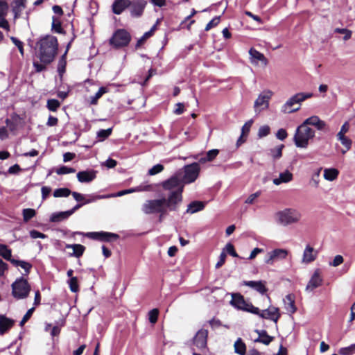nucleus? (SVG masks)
Listing matches in <instances>:
<instances>
[{
  "mask_svg": "<svg viewBox=\"0 0 355 355\" xmlns=\"http://www.w3.org/2000/svg\"><path fill=\"white\" fill-rule=\"evenodd\" d=\"M87 237L101 239L103 241H110L112 239H117L119 236L116 234L108 232H88L86 234Z\"/></svg>",
  "mask_w": 355,
  "mask_h": 355,
  "instance_id": "19",
  "label": "nucleus"
},
{
  "mask_svg": "<svg viewBox=\"0 0 355 355\" xmlns=\"http://www.w3.org/2000/svg\"><path fill=\"white\" fill-rule=\"evenodd\" d=\"M8 10V3L4 1H0V17H6Z\"/></svg>",
  "mask_w": 355,
  "mask_h": 355,
  "instance_id": "54",
  "label": "nucleus"
},
{
  "mask_svg": "<svg viewBox=\"0 0 355 355\" xmlns=\"http://www.w3.org/2000/svg\"><path fill=\"white\" fill-rule=\"evenodd\" d=\"M200 167L194 162L184 166L182 170L177 171L168 179L162 182L160 186L163 190H173L180 195L182 200V192L185 184L194 182L199 176Z\"/></svg>",
  "mask_w": 355,
  "mask_h": 355,
  "instance_id": "1",
  "label": "nucleus"
},
{
  "mask_svg": "<svg viewBox=\"0 0 355 355\" xmlns=\"http://www.w3.org/2000/svg\"><path fill=\"white\" fill-rule=\"evenodd\" d=\"M150 186L147 185L145 187L143 186H139L135 188H132L129 189L122 190L116 193V194L112 195V197H120L125 194L132 193L134 192H140L143 191H150Z\"/></svg>",
  "mask_w": 355,
  "mask_h": 355,
  "instance_id": "25",
  "label": "nucleus"
},
{
  "mask_svg": "<svg viewBox=\"0 0 355 355\" xmlns=\"http://www.w3.org/2000/svg\"><path fill=\"white\" fill-rule=\"evenodd\" d=\"M223 251L228 252L230 255L234 257H237L238 254L236 252L234 245L231 243H227Z\"/></svg>",
  "mask_w": 355,
  "mask_h": 355,
  "instance_id": "56",
  "label": "nucleus"
},
{
  "mask_svg": "<svg viewBox=\"0 0 355 355\" xmlns=\"http://www.w3.org/2000/svg\"><path fill=\"white\" fill-rule=\"evenodd\" d=\"M76 172V170L73 168H70L66 166H62L57 169L56 173L58 175H64L68 173H73Z\"/></svg>",
  "mask_w": 355,
  "mask_h": 355,
  "instance_id": "47",
  "label": "nucleus"
},
{
  "mask_svg": "<svg viewBox=\"0 0 355 355\" xmlns=\"http://www.w3.org/2000/svg\"><path fill=\"white\" fill-rule=\"evenodd\" d=\"M167 192V197L146 200L142 205V211L146 214L159 213L166 214L168 211H177L181 202L180 195L173 190H164Z\"/></svg>",
  "mask_w": 355,
  "mask_h": 355,
  "instance_id": "2",
  "label": "nucleus"
},
{
  "mask_svg": "<svg viewBox=\"0 0 355 355\" xmlns=\"http://www.w3.org/2000/svg\"><path fill=\"white\" fill-rule=\"evenodd\" d=\"M318 254V250L314 249L309 244H307L303 252L302 263L308 264L314 261L316 259Z\"/></svg>",
  "mask_w": 355,
  "mask_h": 355,
  "instance_id": "13",
  "label": "nucleus"
},
{
  "mask_svg": "<svg viewBox=\"0 0 355 355\" xmlns=\"http://www.w3.org/2000/svg\"><path fill=\"white\" fill-rule=\"evenodd\" d=\"M293 179V174L289 170H284L279 173L277 177L273 178L272 183L279 186L282 184H286L291 182Z\"/></svg>",
  "mask_w": 355,
  "mask_h": 355,
  "instance_id": "17",
  "label": "nucleus"
},
{
  "mask_svg": "<svg viewBox=\"0 0 355 355\" xmlns=\"http://www.w3.org/2000/svg\"><path fill=\"white\" fill-rule=\"evenodd\" d=\"M322 282V279L320 275V271L319 269H317L314 271L312 277H311L310 280L309 281L306 286V291L307 292H311L315 288L319 287Z\"/></svg>",
  "mask_w": 355,
  "mask_h": 355,
  "instance_id": "14",
  "label": "nucleus"
},
{
  "mask_svg": "<svg viewBox=\"0 0 355 355\" xmlns=\"http://www.w3.org/2000/svg\"><path fill=\"white\" fill-rule=\"evenodd\" d=\"M130 5L131 1L130 0H116L112 4V11L114 14L120 15Z\"/></svg>",
  "mask_w": 355,
  "mask_h": 355,
  "instance_id": "21",
  "label": "nucleus"
},
{
  "mask_svg": "<svg viewBox=\"0 0 355 355\" xmlns=\"http://www.w3.org/2000/svg\"><path fill=\"white\" fill-rule=\"evenodd\" d=\"M130 41V34L122 29L116 31L110 39L111 44L114 45L115 47L126 46L129 44Z\"/></svg>",
  "mask_w": 355,
  "mask_h": 355,
  "instance_id": "11",
  "label": "nucleus"
},
{
  "mask_svg": "<svg viewBox=\"0 0 355 355\" xmlns=\"http://www.w3.org/2000/svg\"><path fill=\"white\" fill-rule=\"evenodd\" d=\"M315 132L313 129L301 124L297 128L294 134V144L297 148H306L309 141L315 137Z\"/></svg>",
  "mask_w": 355,
  "mask_h": 355,
  "instance_id": "5",
  "label": "nucleus"
},
{
  "mask_svg": "<svg viewBox=\"0 0 355 355\" xmlns=\"http://www.w3.org/2000/svg\"><path fill=\"white\" fill-rule=\"evenodd\" d=\"M14 324V321L5 317L4 315H0V334L3 335Z\"/></svg>",
  "mask_w": 355,
  "mask_h": 355,
  "instance_id": "27",
  "label": "nucleus"
},
{
  "mask_svg": "<svg viewBox=\"0 0 355 355\" xmlns=\"http://www.w3.org/2000/svg\"><path fill=\"white\" fill-rule=\"evenodd\" d=\"M71 193V191L67 188H60L55 189L53 196L55 198L67 197Z\"/></svg>",
  "mask_w": 355,
  "mask_h": 355,
  "instance_id": "38",
  "label": "nucleus"
},
{
  "mask_svg": "<svg viewBox=\"0 0 355 355\" xmlns=\"http://www.w3.org/2000/svg\"><path fill=\"white\" fill-rule=\"evenodd\" d=\"M112 133V128H108L107 130H100L97 132V136L99 138L100 141H103L106 138H107Z\"/></svg>",
  "mask_w": 355,
  "mask_h": 355,
  "instance_id": "44",
  "label": "nucleus"
},
{
  "mask_svg": "<svg viewBox=\"0 0 355 355\" xmlns=\"http://www.w3.org/2000/svg\"><path fill=\"white\" fill-rule=\"evenodd\" d=\"M288 251L283 248H276L269 251L266 254L264 262L267 265L272 266L275 263L286 259Z\"/></svg>",
  "mask_w": 355,
  "mask_h": 355,
  "instance_id": "9",
  "label": "nucleus"
},
{
  "mask_svg": "<svg viewBox=\"0 0 355 355\" xmlns=\"http://www.w3.org/2000/svg\"><path fill=\"white\" fill-rule=\"evenodd\" d=\"M257 315H259L262 318L271 320L275 323H277V320L280 318L279 309L272 306L265 310H259V313H257Z\"/></svg>",
  "mask_w": 355,
  "mask_h": 355,
  "instance_id": "12",
  "label": "nucleus"
},
{
  "mask_svg": "<svg viewBox=\"0 0 355 355\" xmlns=\"http://www.w3.org/2000/svg\"><path fill=\"white\" fill-rule=\"evenodd\" d=\"M252 125V121L250 120L248 122H246L243 126L242 127V135H247L250 131V129Z\"/></svg>",
  "mask_w": 355,
  "mask_h": 355,
  "instance_id": "62",
  "label": "nucleus"
},
{
  "mask_svg": "<svg viewBox=\"0 0 355 355\" xmlns=\"http://www.w3.org/2000/svg\"><path fill=\"white\" fill-rule=\"evenodd\" d=\"M220 22V17H216L211 19L206 26L205 31H208L212 28L216 26Z\"/></svg>",
  "mask_w": 355,
  "mask_h": 355,
  "instance_id": "55",
  "label": "nucleus"
},
{
  "mask_svg": "<svg viewBox=\"0 0 355 355\" xmlns=\"http://www.w3.org/2000/svg\"><path fill=\"white\" fill-rule=\"evenodd\" d=\"M159 310L157 309H153L148 313V319L150 323L155 324L158 318Z\"/></svg>",
  "mask_w": 355,
  "mask_h": 355,
  "instance_id": "45",
  "label": "nucleus"
},
{
  "mask_svg": "<svg viewBox=\"0 0 355 355\" xmlns=\"http://www.w3.org/2000/svg\"><path fill=\"white\" fill-rule=\"evenodd\" d=\"M164 170V166L158 164L155 166H153L148 171V175H155L160 172H162Z\"/></svg>",
  "mask_w": 355,
  "mask_h": 355,
  "instance_id": "50",
  "label": "nucleus"
},
{
  "mask_svg": "<svg viewBox=\"0 0 355 355\" xmlns=\"http://www.w3.org/2000/svg\"><path fill=\"white\" fill-rule=\"evenodd\" d=\"M205 208V203L200 201H193L188 205L187 212L189 214H194Z\"/></svg>",
  "mask_w": 355,
  "mask_h": 355,
  "instance_id": "28",
  "label": "nucleus"
},
{
  "mask_svg": "<svg viewBox=\"0 0 355 355\" xmlns=\"http://www.w3.org/2000/svg\"><path fill=\"white\" fill-rule=\"evenodd\" d=\"M65 248L67 249H72L73 252L69 253V255L76 257H81L85 250V246L80 244H67Z\"/></svg>",
  "mask_w": 355,
  "mask_h": 355,
  "instance_id": "24",
  "label": "nucleus"
},
{
  "mask_svg": "<svg viewBox=\"0 0 355 355\" xmlns=\"http://www.w3.org/2000/svg\"><path fill=\"white\" fill-rule=\"evenodd\" d=\"M37 44L40 62L50 64L57 54L58 47L57 38L53 35H46L41 38Z\"/></svg>",
  "mask_w": 355,
  "mask_h": 355,
  "instance_id": "3",
  "label": "nucleus"
},
{
  "mask_svg": "<svg viewBox=\"0 0 355 355\" xmlns=\"http://www.w3.org/2000/svg\"><path fill=\"white\" fill-rule=\"evenodd\" d=\"M47 64H44V62L40 63L38 62H33V67L35 69V71L37 72H40L46 69V65Z\"/></svg>",
  "mask_w": 355,
  "mask_h": 355,
  "instance_id": "63",
  "label": "nucleus"
},
{
  "mask_svg": "<svg viewBox=\"0 0 355 355\" xmlns=\"http://www.w3.org/2000/svg\"><path fill=\"white\" fill-rule=\"evenodd\" d=\"M46 106L49 110L55 112L60 106V103L56 99H49L47 101Z\"/></svg>",
  "mask_w": 355,
  "mask_h": 355,
  "instance_id": "42",
  "label": "nucleus"
},
{
  "mask_svg": "<svg viewBox=\"0 0 355 355\" xmlns=\"http://www.w3.org/2000/svg\"><path fill=\"white\" fill-rule=\"evenodd\" d=\"M261 191H258L250 195L245 200V203L250 204V205L253 204L255 202L256 199L261 196Z\"/></svg>",
  "mask_w": 355,
  "mask_h": 355,
  "instance_id": "51",
  "label": "nucleus"
},
{
  "mask_svg": "<svg viewBox=\"0 0 355 355\" xmlns=\"http://www.w3.org/2000/svg\"><path fill=\"white\" fill-rule=\"evenodd\" d=\"M52 19H53V21H52L53 30H54L56 33H62V28L61 23H60V20L55 17H53Z\"/></svg>",
  "mask_w": 355,
  "mask_h": 355,
  "instance_id": "48",
  "label": "nucleus"
},
{
  "mask_svg": "<svg viewBox=\"0 0 355 355\" xmlns=\"http://www.w3.org/2000/svg\"><path fill=\"white\" fill-rule=\"evenodd\" d=\"M313 96L311 92H299L290 97L281 107V112L284 114H290L298 111L301 103L305 100Z\"/></svg>",
  "mask_w": 355,
  "mask_h": 355,
  "instance_id": "6",
  "label": "nucleus"
},
{
  "mask_svg": "<svg viewBox=\"0 0 355 355\" xmlns=\"http://www.w3.org/2000/svg\"><path fill=\"white\" fill-rule=\"evenodd\" d=\"M31 291V286L26 279L21 277L16 279L12 284V294L17 300L26 298Z\"/></svg>",
  "mask_w": 355,
  "mask_h": 355,
  "instance_id": "7",
  "label": "nucleus"
},
{
  "mask_svg": "<svg viewBox=\"0 0 355 355\" xmlns=\"http://www.w3.org/2000/svg\"><path fill=\"white\" fill-rule=\"evenodd\" d=\"M343 261H344V259H343V256H341V255H336L332 261H330L329 263V264L331 266L337 267V266H340V264H342L343 263Z\"/></svg>",
  "mask_w": 355,
  "mask_h": 355,
  "instance_id": "53",
  "label": "nucleus"
},
{
  "mask_svg": "<svg viewBox=\"0 0 355 355\" xmlns=\"http://www.w3.org/2000/svg\"><path fill=\"white\" fill-rule=\"evenodd\" d=\"M284 146L283 144L279 145L277 147H275L273 149L270 150V155L275 159H279L282 155V149L284 148Z\"/></svg>",
  "mask_w": 355,
  "mask_h": 355,
  "instance_id": "39",
  "label": "nucleus"
},
{
  "mask_svg": "<svg viewBox=\"0 0 355 355\" xmlns=\"http://www.w3.org/2000/svg\"><path fill=\"white\" fill-rule=\"evenodd\" d=\"M339 174L338 169L334 168H324V178L328 181L335 180Z\"/></svg>",
  "mask_w": 355,
  "mask_h": 355,
  "instance_id": "29",
  "label": "nucleus"
},
{
  "mask_svg": "<svg viewBox=\"0 0 355 355\" xmlns=\"http://www.w3.org/2000/svg\"><path fill=\"white\" fill-rule=\"evenodd\" d=\"M287 135L288 134L286 130L283 128L279 129L276 134L277 138L282 141L284 140L287 137Z\"/></svg>",
  "mask_w": 355,
  "mask_h": 355,
  "instance_id": "64",
  "label": "nucleus"
},
{
  "mask_svg": "<svg viewBox=\"0 0 355 355\" xmlns=\"http://www.w3.org/2000/svg\"><path fill=\"white\" fill-rule=\"evenodd\" d=\"M22 214L24 221L28 222L30 219H31L35 216L36 211L33 209L27 208L23 209Z\"/></svg>",
  "mask_w": 355,
  "mask_h": 355,
  "instance_id": "37",
  "label": "nucleus"
},
{
  "mask_svg": "<svg viewBox=\"0 0 355 355\" xmlns=\"http://www.w3.org/2000/svg\"><path fill=\"white\" fill-rule=\"evenodd\" d=\"M284 304L286 311L289 314L294 313L297 310V308L295 305V296L293 294H288L284 297Z\"/></svg>",
  "mask_w": 355,
  "mask_h": 355,
  "instance_id": "22",
  "label": "nucleus"
},
{
  "mask_svg": "<svg viewBox=\"0 0 355 355\" xmlns=\"http://www.w3.org/2000/svg\"><path fill=\"white\" fill-rule=\"evenodd\" d=\"M97 171L94 170H86L79 171L77 175V179L80 183L92 182L96 178Z\"/></svg>",
  "mask_w": 355,
  "mask_h": 355,
  "instance_id": "15",
  "label": "nucleus"
},
{
  "mask_svg": "<svg viewBox=\"0 0 355 355\" xmlns=\"http://www.w3.org/2000/svg\"><path fill=\"white\" fill-rule=\"evenodd\" d=\"M146 2L144 0H135L131 2V14L134 16H140L146 6Z\"/></svg>",
  "mask_w": 355,
  "mask_h": 355,
  "instance_id": "20",
  "label": "nucleus"
},
{
  "mask_svg": "<svg viewBox=\"0 0 355 355\" xmlns=\"http://www.w3.org/2000/svg\"><path fill=\"white\" fill-rule=\"evenodd\" d=\"M355 352V343L348 347H343L339 349V354L341 355H352Z\"/></svg>",
  "mask_w": 355,
  "mask_h": 355,
  "instance_id": "40",
  "label": "nucleus"
},
{
  "mask_svg": "<svg viewBox=\"0 0 355 355\" xmlns=\"http://www.w3.org/2000/svg\"><path fill=\"white\" fill-rule=\"evenodd\" d=\"M10 40L12 42V43L17 47L19 49L20 54L24 56V44L21 41L18 40L17 37H15L13 36L10 37Z\"/></svg>",
  "mask_w": 355,
  "mask_h": 355,
  "instance_id": "46",
  "label": "nucleus"
},
{
  "mask_svg": "<svg viewBox=\"0 0 355 355\" xmlns=\"http://www.w3.org/2000/svg\"><path fill=\"white\" fill-rule=\"evenodd\" d=\"M30 236L33 239H45L46 238V235L42 233V232H40L37 230H31L30 231Z\"/></svg>",
  "mask_w": 355,
  "mask_h": 355,
  "instance_id": "58",
  "label": "nucleus"
},
{
  "mask_svg": "<svg viewBox=\"0 0 355 355\" xmlns=\"http://www.w3.org/2000/svg\"><path fill=\"white\" fill-rule=\"evenodd\" d=\"M226 257V252L225 251H223L220 254L218 261L216 264V268H220L225 263Z\"/></svg>",
  "mask_w": 355,
  "mask_h": 355,
  "instance_id": "61",
  "label": "nucleus"
},
{
  "mask_svg": "<svg viewBox=\"0 0 355 355\" xmlns=\"http://www.w3.org/2000/svg\"><path fill=\"white\" fill-rule=\"evenodd\" d=\"M302 124L306 127H309V125L315 126L318 130H323L327 126L326 123L315 115L307 118Z\"/></svg>",
  "mask_w": 355,
  "mask_h": 355,
  "instance_id": "16",
  "label": "nucleus"
},
{
  "mask_svg": "<svg viewBox=\"0 0 355 355\" xmlns=\"http://www.w3.org/2000/svg\"><path fill=\"white\" fill-rule=\"evenodd\" d=\"M270 128L268 125H262L259 129L258 136L260 138L266 137L270 133Z\"/></svg>",
  "mask_w": 355,
  "mask_h": 355,
  "instance_id": "52",
  "label": "nucleus"
},
{
  "mask_svg": "<svg viewBox=\"0 0 355 355\" xmlns=\"http://www.w3.org/2000/svg\"><path fill=\"white\" fill-rule=\"evenodd\" d=\"M208 331L205 329L199 330L194 338L193 343L198 348H204L207 345V338Z\"/></svg>",
  "mask_w": 355,
  "mask_h": 355,
  "instance_id": "18",
  "label": "nucleus"
},
{
  "mask_svg": "<svg viewBox=\"0 0 355 355\" xmlns=\"http://www.w3.org/2000/svg\"><path fill=\"white\" fill-rule=\"evenodd\" d=\"M349 130V123L346 121L340 128V130L338 132L336 136H344Z\"/></svg>",
  "mask_w": 355,
  "mask_h": 355,
  "instance_id": "60",
  "label": "nucleus"
},
{
  "mask_svg": "<svg viewBox=\"0 0 355 355\" xmlns=\"http://www.w3.org/2000/svg\"><path fill=\"white\" fill-rule=\"evenodd\" d=\"M108 92V89L105 87H101L94 96L91 97V104L96 105L98 100L105 93Z\"/></svg>",
  "mask_w": 355,
  "mask_h": 355,
  "instance_id": "36",
  "label": "nucleus"
},
{
  "mask_svg": "<svg viewBox=\"0 0 355 355\" xmlns=\"http://www.w3.org/2000/svg\"><path fill=\"white\" fill-rule=\"evenodd\" d=\"M337 139L341 142V144L345 146L346 150H349L352 146V140L348 137L344 136H336Z\"/></svg>",
  "mask_w": 355,
  "mask_h": 355,
  "instance_id": "41",
  "label": "nucleus"
},
{
  "mask_svg": "<svg viewBox=\"0 0 355 355\" xmlns=\"http://www.w3.org/2000/svg\"><path fill=\"white\" fill-rule=\"evenodd\" d=\"M0 256L10 262L14 260V259H12L11 250L3 244H0Z\"/></svg>",
  "mask_w": 355,
  "mask_h": 355,
  "instance_id": "33",
  "label": "nucleus"
},
{
  "mask_svg": "<svg viewBox=\"0 0 355 355\" xmlns=\"http://www.w3.org/2000/svg\"><path fill=\"white\" fill-rule=\"evenodd\" d=\"M335 32L340 33L342 35H345L343 40L345 41L348 40L352 36V31L346 28H337L335 29Z\"/></svg>",
  "mask_w": 355,
  "mask_h": 355,
  "instance_id": "49",
  "label": "nucleus"
},
{
  "mask_svg": "<svg viewBox=\"0 0 355 355\" xmlns=\"http://www.w3.org/2000/svg\"><path fill=\"white\" fill-rule=\"evenodd\" d=\"M234 352L240 355H245L246 352V345L242 339L239 338L234 345Z\"/></svg>",
  "mask_w": 355,
  "mask_h": 355,
  "instance_id": "31",
  "label": "nucleus"
},
{
  "mask_svg": "<svg viewBox=\"0 0 355 355\" xmlns=\"http://www.w3.org/2000/svg\"><path fill=\"white\" fill-rule=\"evenodd\" d=\"M244 284L245 286H248L252 288H254V290H256L257 291H258L259 293H260L261 294H263L267 291V289L265 286V284H263V282H262L261 281L244 282Z\"/></svg>",
  "mask_w": 355,
  "mask_h": 355,
  "instance_id": "26",
  "label": "nucleus"
},
{
  "mask_svg": "<svg viewBox=\"0 0 355 355\" xmlns=\"http://www.w3.org/2000/svg\"><path fill=\"white\" fill-rule=\"evenodd\" d=\"M34 310H35L34 308H31V309L28 310V311L24 315L22 320L20 322V326L22 327L29 320V318L31 317Z\"/></svg>",
  "mask_w": 355,
  "mask_h": 355,
  "instance_id": "59",
  "label": "nucleus"
},
{
  "mask_svg": "<svg viewBox=\"0 0 355 355\" xmlns=\"http://www.w3.org/2000/svg\"><path fill=\"white\" fill-rule=\"evenodd\" d=\"M249 53L250 55V59H251L252 63L257 64V62L260 61L264 65L267 64V60L265 58V56L263 55V54H262L261 53L259 52L258 51H257L254 49H250L249 51Z\"/></svg>",
  "mask_w": 355,
  "mask_h": 355,
  "instance_id": "23",
  "label": "nucleus"
},
{
  "mask_svg": "<svg viewBox=\"0 0 355 355\" xmlns=\"http://www.w3.org/2000/svg\"><path fill=\"white\" fill-rule=\"evenodd\" d=\"M26 0H15L13 6V12L15 17L25 8Z\"/></svg>",
  "mask_w": 355,
  "mask_h": 355,
  "instance_id": "34",
  "label": "nucleus"
},
{
  "mask_svg": "<svg viewBox=\"0 0 355 355\" xmlns=\"http://www.w3.org/2000/svg\"><path fill=\"white\" fill-rule=\"evenodd\" d=\"M230 304L235 308L250 312L254 314L259 313V309L254 306L251 303L245 300L243 295L239 293H233Z\"/></svg>",
  "mask_w": 355,
  "mask_h": 355,
  "instance_id": "8",
  "label": "nucleus"
},
{
  "mask_svg": "<svg viewBox=\"0 0 355 355\" xmlns=\"http://www.w3.org/2000/svg\"><path fill=\"white\" fill-rule=\"evenodd\" d=\"M11 263L16 266H19L21 268H23L25 270L26 274L29 273L30 270L32 268V266L31 263L26 262L24 261H19V260L14 259V260L11 261Z\"/></svg>",
  "mask_w": 355,
  "mask_h": 355,
  "instance_id": "35",
  "label": "nucleus"
},
{
  "mask_svg": "<svg viewBox=\"0 0 355 355\" xmlns=\"http://www.w3.org/2000/svg\"><path fill=\"white\" fill-rule=\"evenodd\" d=\"M218 153H219V150L217 149H212V150H209L206 153L207 160L211 162L216 157V156L218 155Z\"/></svg>",
  "mask_w": 355,
  "mask_h": 355,
  "instance_id": "57",
  "label": "nucleus"
},
{
  "mask_svg": "<svg viewBox=\"0 0 355 355\" xmlns=\"http://www.w3.org/2000/svg\"><path fill=\"white\" fill-rule=\"evenodd\" d=\"M277 223L283 227L298 224L302 218V214L295 208H285L275 215Z\"/></svg>",
  "mask_w": 355,
  "mask_h": 355,
  "instance_id": "4",
  "label": "nucleus"
},
{
  "mask_svg": "<svg viewBox=\"0 0 355 355\" xmlns=\"http://www.w3.org/2000/svg\"><path fill=\"white\" fill-rule=\"evenodd\" d=\"M72 211H63L60 213H55L51 216L50 220L51 222H59L63 219L68 218L71 215Z\"/></svg>",
  "mask_w": 355,
  "mask_h": 355,
  "instance_id": "32",
  "label": "nucleus"
},
{
  "mask_svg": "<svg viewBox=\"0 0 355 355\" xmlns=\"http://www.w3.org/2000/svg\"><path fill=\"white\" fill-rule=\"evenodd\" d=\"M71 291L76 293L79 290L77 277H71L68 282Z\"/></svg>",
  "mask_w": 355,
  "mask_h": 355,
  "instance_id": "43",
  "label": "nucleus"
},
{
  "mask_svg": "<svg viewBox=\"0 0 355 355\" xmlns=\"http://www.w3.org/2000/svg\"><path fill=\"white\" fill-rule=\"evenodd\" d=\"M257 332L259 334V337L255 340L256 342L268 345L272 341L273 337L268 335L266 331H257Z\"/></svg>",
  "mask_w": 355,
  "mask_h": 355,
  "instance_id": "30",
  "label": "nucleus"
},
{
  "mask_svg": "<svg viewBox=\"0 0 355 355\" xmlns=\"http://www.w3.org/2000/svg\"><path fill=\"white\" fill-rule=\"evenodd\" d=\"M272 96V92L270 91H264L259 95L254 104V109L256 113L259 114L261 111L268 109L269 101Z\"/></svg>",
  "mask_w": 355,
  "mask_h": 355,
  "instance_id": "10",
  "label": "nucleus"
}]
</instances>
